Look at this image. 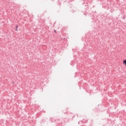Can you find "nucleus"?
<instances>
[{"instance_id":"obj_3","label":"nucleus","mask_w":126,"mask_h":126,"mask_svg":"<svg viewBox=\"0 0 126 126\" xmlns=\"http://www.w3.org/2000/svg\"><path fill=\"white\" fill-rule=\"evenodd\" d=\"M16 31H17V29H16Z\"/></svg>"},{"instance_id":"obj_2","label":"nucleus","mask_w":126,"mask_h":126,"mask_svg":"<svg viewBox=\"0 0 126 126\" xmlns=\"http://www.w3.org/2000/svg\"><path fill=\"white\" fill-rule=\"evenodd\" d=\"M57 32V31L56 30H55L54 31V33H56Z\"/></svg>"},{"instance_id":"obj_1","label":"nucleus","mask_w":126,"mask_h":126,"mask_svg":"<svg viewBox=\"0 0 126 126\" xmlns=\"http://www.w3.org/2000/svg\"><path fill=\"white\" fill-rule=\"evenodd\" d=\"M123 63L125 64V65H126V60L123 61Z\"/></svg>"}]
</instances>
